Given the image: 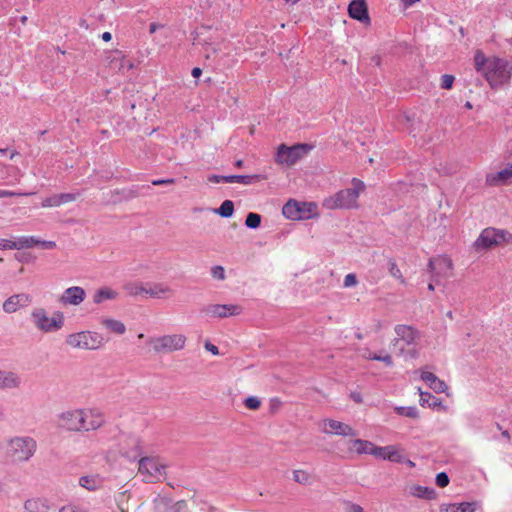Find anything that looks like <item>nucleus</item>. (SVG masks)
<instances>
[{"label": "nucleus", "mask_w": 512, "mask_h": 512, "mask_svg": "<svg viewBox=\"0 0 512 512\" xmlns=\"http://www.w3.org/2000/svg\"><path fill=\"white\" fill-rule=\"evenodd\" d=\"M474 62L476 70L483 74L492 88L506 83L511 77L512 65L507 60L486 58L481 51H477Z\"/></svg>", "instance_id": "nucleus-1"}, {"label": "nucleus", "mask_w": 512, "mask_h": 512, "mask_svg": "<svg viewBox=\"0 0 512 512\" xmlns=\"http://www.w3.org/2000/svg\"><path fill=\"white\" fill-rule=\"evenodd\" d=\"M366 186L363 181L353 178L351 187L342 189L337 193L323 199L322 206L328 210L337 209H356L358 208V198L364 192Z\"/></svg>", "instance_id": "nucleus-2"}, {"label": "nucleus", "mask_w": 512, "mask_h": 512, "mask_svg": "<svg viewBox=\"0 0 512 512\" xmlns=\"http://www.w3.org/2000/svg\"><path fill=\"white\" fill-rule=\"evenodd\" d=\"M396 337L393 341L395 347H399V355L403 357L416 358L415 346L421 338L420 332L410 325L399 324L394 328Z\"/></svg>", "instance_id": "nucleus-3"}, {"label": "nucleus", "mask_w": 512, "mask_h": 512, "mask_svg": "<svg viewBox=\"0 0 512 512\" xmlns=\"http://www.w3.org/2000/svg\"><path fill=\"white\" fill-rule=\"evenodd\" d=\"M37 451V442L30 436H14L7 440V455L18 463L28 462Z\"/></svg>", "instance_id": "nucleus-4"}, {"label": "nucleus", "mask_w": 512, "mask_h": 512, "mask_svg": "<svg viewBox=\"0 0 512 512\" xmlns=\"http://www.w3.org/2000/svg\"><path fill=\"white\" fill-rule=\"evenodd\" d=\"M512 241V234L504 229L487 227L481 231L473 243L476 252L487 251Z\"/></svg>", "instance_id": "nucleus-5"}, {"label": "nucleus", "mask_w": 512, "mask_h": 512, "mask_svg": "<svg viewBox=\"0 0 512 512\" xmlns=\"http://www.w3.org/2000/svg\"><path fill=\"white\" fill-rule=\"evenodd\" d=\"M65 343L79 350H98L104 345V337L95 331H80L66 336Z\"/></svg>", "instance_id": "nucleus-6"}, {"label": "nucleus", "mask_w": 512, "mask_h": 512, "mask_svg": "<svg viewBox=\"0 0 512 512\" xmlns=\"http://www.w3.org/2000/svg\"><path fill=\"white\" fill-rule=\"evenodd\" d=\"M282 214L289 220H307L319 216L318 205L315 202H305L290 199L282 208Z\"/></svg>", "instance_id": "nucleus-7"}, {"label": "nucleus", "mask_w": 512, "mask_h": 512, "mask_svg": "<svg viewBox=\"0 0 512 512\" xmlns=\"http://www.w3.org/2000/svg\"><path fill=\"white\" fill-rule=\"evenodd\" d=\"M166 464L159 457H142L138 463V473L147 483H156L166 474Z\"/></svg>", "instance_id": "nucleus-8"}, {"label": "nucleus", "mask_w": 512, "mask_h": 512, "mask_svg": "<svg viewBox=\"0 0 512 512\" xmlns=\"http://www.w3.org/2000/svg\"><path fill=\"white\" fill-rule=\"evenodd\" d=\"M31 320L38 330L45 333L58 331L64 325V316L61 312H55L53 316H49L44 308L33 309Z\"/></svg>", "instance_id": "nucleus-9"}, {"label": "nucleus", "mask_w": 512, "mask_h": 512, "mask_svg": "<svg viewBox=\"0 0 512 512\" xmlns=\"http://www.w3.org/2000/svg\"><path fill=\"white\" fill-rule=\"evenodd\" d=\"M187 338L183 334H167L150 339L153 350L156 353H172L182 350Z\"/></svg>", "instance_id": "nucleus-10"}, {"label": "nucleus", "mask_w": 512, "mask_h": 512, "mask_svg": "<svg viewBox=\"0 0 512 512\" xmlns=\"http://www.w3.org/2000/svg\"><path fill=\"white\" fill-rule=\"evenodd\" d=\"M315 145L311 143H298L293 146L281 144L277 148L275 160H300L311 156Z\"/></svg>", "instance_id": "nucleus-11"}, {"label": "nucleus", "mask_w": 512, "mask_h": 512, "mask_svg": "<svg viewBox=\"0 0 512 512\" xmlns=\"http://www.w3.org/2000/svg\"><path fill=\"white\" fill-rule=\"evenodd\" d=\"M428 268L432 274V281L438 283L441 279L451 276L453 263L447 256H437L429 260Z\"/></svg>", "instance_id": "nucleus-12"}, {"label": "nucleus", "mask_w": 512, "mask_h": 512, "mask_svg": "<svg viewBox=\"0 0 512 512\" xmlns=\"http://www.w3.org/2000/svg\"><path fill=\"white\" fill-rule=\"evenodd\" d=\"M79 432L97 430L104 424L103 414L96 409H79Z\"/></svg>", "instance_id": "nucleus-13"}, {"label": "nucleus", "mask_w": 512, "mask_h": 512, "mask_svg": "<svg viewBox=\"0 0 512 512\" xmlns=\"http://www.w3.org/2000/svg\"><path fill=\"white\" fill-rule=\"evenodd\" d=\"M320 430L328 435H338V436H356L357 432L350 425L334 420V419H323L319 423Z\"/></svg>", "instance_id": "nucleus-14"}, {"label": "nucleus", "mask_w": 512, "mask_h": 512, "mask_svg": "<svg viewBox=\"0 0 512 512\" xmlns=\"http://www.w3.org/2000/svg\"><path fill=\"white\" fill-rule=\"evenodd\" d=\"M203 312L210 317L226 318L239 315L242 307L236 304H211L206 306Z\"/></svg>", "instance_id": "nucleus-15"}, {"label": "nucleus", "mask_w": 512, "mask_h": 512, "mask_svg": "<svg viewBox=\"0 0 512 512\" xmlns=\"http://www.w3.org/2000/svg\"><path fill=\"white\" fill-rule=\"evenodd\" d=\"M79 409L67 410L57 416L58 426L72 432H79Z\"/></svg>", "instance_id": "nucleus-16"}, {"label": "nucleus", "mask_w": 512, "mask_h": 512, "mask_svg": "<svg viewBox=\"0 0 512 512\" xmlns=\"http://www.w3.org/2000/svg\"><path fill=\"white\" fill-rule=\"evenodd\" d=\"M86 298L85 290L80 286H72L63 291L59 302L63 305H80Z\"/></svg>", "instance_id": "nucleus-17"}, {"label": "nucleus", "mask_w": 512, "mask_h": 512, "mask_svg": "<svg viewBox=\"0 0 512 512\" xmlns=\"http://www.w3.org/2000/svg\"><path fill=\"white\" fill-rule=\"evenodd\" d=\"M31 301L32 299L28 294H14L3 302L2 308L5 313L11 314L17 312L21 308L27 307Z\"/></svg>", "instance_id": "nucleus-18"}, {"label": "nucleus", "mask_w": 512, "mask_h": 512, "mask_svg": "<svg viewBox=\"0 0 512 512\" xmlns=\"http://www.w3.org/2000/svg\"><path fill=\"white\" fill-rule=\"evenodd\" d=\"M348 13L352 19L364 24H370V17L365 0H352L348 6Z\"/></svg>", "instance_id": "nucleus-19"}, {"label": "nucleus", "mask_w": 512, "mask_h": 512, "mask_svg": "<svg viewBox=\"0 0 512 512\" xmlns=\"http://www.w3.org/2000/svg\"><path fill=\"white\" fill-rule=\"evenodd\" d=\"M16 250L28 249L34 246H41L44 249H53L56 247L54 241L40 240L35 236H20L15 238Z\"/></svg>", "instance_id": "nucleus-20"}, {"label": "nucleus", "mask_w": 512, "mask_h": 512, "mask_svg": "<svg viewBox=\"0 0 512 512\" xmlns=\"http://www.w3.org/2000/svg\"><path fill=\"white\" fill-rule=\"evenodd\" d=\"M512 179V162L498 172H491L486 175V182L490 186L506 185Z\"/></svg>", "instance_id": "nucleus-21"}, {"label": "nucleus", "mask_w": 512, "mask_h": 512, "mask_svg": "<svg viewBox=\"0 0 512 512\" xmlns=\"http://www.w3.org/2000/svg\"><path fill=\"white\" fill-rule=\"evenodd\" d=\"M22 385L21 376L13 371L0 370V389H19Z\"/></svg>", "instance_id": "nucleus-22"}, {"label": "nucleus", "mask_w": 512, "mask_h": 512, "mask_svg": "<svg viewBox=\"0 0 512 512\" xmlns=\"http://www.w3.org/2000/svg\"><path fill=\"white\" fill-rule=\"evenodd\" d=\"M373 456L383 460H389L392 462H401L402 457L398 448L393 445L385 447H377L374 445Z\"/></svg>", "instance_id": "nucleus-23"}, {"label": "nucleus", "mask_w": 512, "mask_h": 512, "mask_svg": "<svg viewBox=\"0 0 512 512\" xmlns=\"http://www.w3.org/2000/svg\"><path fill=\"white\" fill-rule=\"evenodd\" d=\"M174 294L173 289L162 282L148 283L146 295L156 299H167Z\"/></svg>", "instance_id": "nucleus-24"}, {"label": "nucleus", "mask_w": 512, "mask_h": 512, "mask_svg": "<svg viewBox=\"0 0 512 512\" xmlns=\"http://www.w3.org/2000/svg\"><path fill=\"white\" fill-rule=\"evenodd\" d=\"M23 509L24 512H48L51 504L44 497H32L24 501Z\"/></svg>", "instance_id": "nucleus-25"}, {"label": "nucleus", "mask_w": 512, "mask_h": 512, "mask_svg": "<svg viewBox=\"0 0 512 512\" xmlns=\"http://www.w3.org/2000/svg\"><path fill=\"white\" fill-rule=\"evenodd\" d=\"M108 59L110 67L122 73L133 68V63L122 56L119 51L112 52Z\"/></svg>", "instance_id": "nucleus-26"}, {"label": "nucleus", "mask_w": 512, "mask_h": 512, "mask_svg": "<svg viewBox=\"0 0 512 512\" xmlns=\"http://www.w3.org/2000/svg\"><path fill=\"white\" fill-rule=\"evenodd\" d=\"M421 379L428 384V386L436 393H443L447 390V385L444 381L439 379L435 374L428 371L421 373Z\"/></svg>", "instance_id": "nucleus-27"}, {"label": "nucleus", "mask_w": 512, "mask_h": 512, "mask_svg": "<svg viewBox=\"0 0 512 512\" xmlns=\"http://www.w3.org/2000/svg\"><path fill=\"white\" fill-rule=\"evenodd\" d=\"M350 451L357 454H370L373 455L374 444L368 440L355 439L349 443Z\"/></svg>", "instance_id": "nucleus-28"}, {"label": "nucleus", "mask_w": 512, "mask_h": 512, "mask_svg": "<svg viewBox=\"0 0 512 512\" xmlns=\"http://www.w3.org/2000/svg\"><path fill=\"white\" fill-rule=\"evenodd\" d=\"M119 293L109 287H103L98 289L93 294V302L95 304H101L107 300H114L118 297Z\"/></svg>", "instance_id": "nucleus-29"}, {"label": "nucleus", "mask_w": 512, "mask_h": 512, "mask_svg": "<svg viewBox=\"0 0 512 512\" xmlns=\"http://www.w3.org/2000/svg\"><path fill=\"white\" fill-rule=\"evenodd\" d=\"M267 176L262 174H253V175H228L225 178L226 183H241V184H251L255 181H259L261 179H265Z\"/></svg>", "instance_id": "nucleus-30"}, {"label": "nucleus", "mask_w": 512, "mask_h": 512, "mask_svg": "<svg viewBox=\"0 0 512 512\" xmlns=\"http://www.w3.org/2000/svg\"><path fill=\"white\" fill-rule=\"evenodd\" d=\"M409 494L413 497L421 499H433L435 498V491L432 488L424 487L421 485H411L408 488Z\"/></svg>", "instance_id": "nucleus-31"}, {"label": "nucleus", "mask_w": 512, "mask_h": 512, "mask_svg": "<svg viewBox=\"0 0 512 512\" xmlns=\"http://www.w3.org/2000/svg\"><path fill=\"white\" fill-rule=\"evenodd\" d=\"M101 323L105 328L117 335H122L126 332L125 324L119 320L113 318H104Z\"/></svg>", "instance_id": "nucleus-32"}, {"label": "nucleus", "mask_w": 512, "mask_h": 512, "mask_svg": "<svg viewBox=\"0 0 512 512\" xmlns=\"http://www.w3.org/2000/svg\"><path fill=\"white\" fill-rule=\"evenodd\" d=\"M123 288L130 296H139L143 294L146 295L148 283L144 284L142 282H129L126 283Z\"/></svg>", "instance_id": "nucleus-33"}, {"label": "nucleus", "mask_w": 512, "mask_h": 512, "mask_svg": "<svg viewBox=\"0 0 512 512\" xmlns=\"http://www.w3.org/2000/svg\"><path fill=\"white\" fill-rule=\"evenodd\" d=\"M418 391L420 394V400H419L420 405H422V406L427 405L428 407H431V408L442 406V402L440 401V399L434 397L429 392H423L421 389H418Z\"/></svg>", "instance_id": "nucleus-34"}, {"label": "nucleus", "mask_w": 512, "mask_h": 512, "mask_svg": "<svg viewBox=\"0 0 512 512\" xmlns=\"http://www.w3.org/2000/svg\"><path fill=\"white\" fill-rule=\"evenodd\" d=\"M101 481L96 476H82L79 479V485L89 491H94L100 487Z\"/></svg>", "instance_id": "nucleus-35"}, {"label": "nucleus", "mask_w": 512, "mask_h": 512, "mask_svg": "<svg viewBox=\"0 0 512 512\" xmlns=\"http://www.w3.org/2000/svg\"><path fill=\"white\" fill-rule=\"evenodd\" d=\"M293 480L301 485H310L312 483V476L305 470H294Z\"/></svg>", "instance_id": "nucleus-36"}, {"label": "nucleus", "mask_w": 512, "mask_h": 512, "mask_svg": "<svg viewBox=\"0 0 512 512\" xmlns=\"http://www.w3.org/2000/svg\"><path fill=\"white\" fill-rule=\"evenodd\" d=\"M215 213L219 214L224 218L231 217L234 213V204L231 200H225L222 202L220 207L215 210Z\"/></svg>", "instance_id": "nucleus-37"}, {"label": "nucleus", "mask_w": 512, "mask_h": 512, "mask_svg": "<svg viewBox=\"0 0 512 512\" xmlns=\"http://www.w3.org/2000/svg\"><path fill=\"white\" fill-rule=\"evenodd\" d=\"M395 411L397 412V414H399L401 416H406V417L413 418V419H416L419 416L418 410L414 406L396 407Z\"/></svg>", "instance_id": "nucleus-38"}, {"label": "nucleus", "mask_w": 512, "mask_h": 512, "mask_svg": "<svg viewBox=\"0 0 512 512\" xmlns=\"http://www.w3.org/2000/svg\"><path fill=\"white\" fill-rule=\"evenodd\" d=\"M261 216L257 213H249L245 220V225L248 228L256 229L260 226Z\"/></svg>", "instance_id": "nucleus-39"}, {"label": "nucleus", "mask_w": 512, "mask_h": 512, "mask_svg": "<svg viewBox=\"0 0 512 512\" xmlns=\"http://www.w3.org/2000/svg\"><path fill=\"white\" fill-rule=\"evenodd\" d=\"M388 270L392 277L400 280L402 283L405 282L402 273L394 260H390L388 263Z\"/></svg>", "instance_id": "nucleus-40"}, {"label": "nucleus", "mask_w": 512, "mask_h": 512, "mask_svg": "<svg viewBox=\"0 0 512 512\" xmlns=\"http://www.w3.org/2000/svg\"><path fill=\"white\" fill-rule=\"evenodd\" d=\"M41 206L43 208H53V207H59V197L58 194L46 197L43 199Z\"/></svg>", "instance_id": "nucleus-41"}, {"label": "nucleus", "mask_w": 512, "mask_h": 512, "mask_svg": "<svg viewBox=\"0 0 512 512\" xmlns=\"http://www.w3.org/2000/svg\"><path fill=\"white\" fill-rule=\"evenodd\" d=\"M476 511V503L475 502H462L456 504V512H475Z\"/></svg>", "instance_id": "nucleus-42"}, {"label": "nucleus", "mask_w": 512, "mask_h": 512, "mask_svg": "<svg viewBox=\"0 0 512 512\" xmlns=\"http://www.w3.org/2000/svg\"><path fill=\"white\" fill-rule=\"evenodd\" d=\"M244 404L250 410H257L261 406V401L256 396H249L244 400Z\"/></svg>", "instance_id": "nucleus-43"}, {"label": "nucleus", "mask_w": 512, "mask_h": 512, "mask_svg": "<svg viewBox=\"0 0 512 512\" xmlns=\"http://www.w3.org/2000/svg\"><path fill=\"white\" fill-rule=\"evenodd\" d=\"M58 197H59V203H60V206H61L63 204H67V203L75 201L77 199V197H78V194H74V193H61V194H58Z\"/></svg>", "instance_id": "nucleus-44"}, {"label": "nucleus", "mask_w": 512, "mask_h": 512, "mask_svg": "<svg viewBox=\"0 0 512 512\" xmlns=\"http://www.w3.org/2000/svg\"><path fill=\"white\" fill-rule=\"evenodd\" d=\"M187 504L185 501H178L169 506L168 512H187Z\"/></svg>", "instance_id": "nucleus-45"}, {"label": "nucleus", "mask_w": 512, "mask_h": 512, "mask_svg": "<svg viewBox=\"0 0 512 512\" xmlns=\"http://www.w3.org/2000/svg\"><path fill=\"white\" fill-rule=\"evenodd\" d=\"M15 238L13 239H1L0 238V250H16Z\"/></svg>", "instance_id": "nucleus-46"}, {"label": "nucleus", "mask_w": 512, "mask_h": 512, "mask_svg": "<svg viewBox=\"0 0 512 512\" xmlns=\"http://www.w3.org/2000/svg\"><path fill=\"white\" fill-rule=\"evenodd\" d=\"M211 275L213 278H215L217 280H224L225 279V270L220 265L213 266L211 268Z\"/></svg>", "instance_id": "nucleus-47"}, {"label": "nucleus", "mask_w": 512, "mask_h": 512, "mask_svg": "<svg viewBox=\"0 0 512 512\" xmlns=\"http://www.w3.org/2000/svg\"><path fill=\"white\" fill-rule=\"evenodd\" d=\"M454 83V76L450 74H444L441 77V88L451 89Z\"/></svg>", "instance_id": "nucleus-48"}, {"label": "nucleus", "mask_w": 512, "mask_h": 512, "mask_svg": "<svg viewBox=\"0 0 512 512\" xmlns=\"http://www.w3.org/2000/svg\"><path fill=\"white\" fill-rule=\"evenodd\" d=\"M435 482L439 487L444 488L449 484V477L445 472H440L436 475Z\"/></svg>", "instance_id": "nucleus-49"}, {"label": "nucleus", "mask_w": 512, "mask_h": 512, "mask_svg": "<svg viewBox=\"0 0 512 512\" xmlns=\"http://www.w3.org/2000/svg\"><path fill=\"white\" fill-rule=\"evenodd\" d=\"M357 283H358V281H357V277H356V275H355V274H353V273H349V274H347V275L345 276V278H344L343 286H344L345 288H350V287H354V286H356V285H357Z\"/></svg>", "instance_id": "nucleus-50"}, {"label": "nucleus", "mask_w": 512, "mask_h": 512, "mask_svg": "<svg viewBox=\"0 0 512 512\" xmlns=\"http://www.w3.org/2000/svg\"><path fill=\"white\" fill-rule=\"evenodd\" d=\"M59 512H87V510L79 505L76 504H68L63 506Z\"/></svg>", "instance_id": "nucleus-51"}, {"label": "nucleus", "mask_w": 512, "mask_h": 512, "mask_svg": "<svg viewBox=\"0 0 512 512\" xmlns=\"http://www.w3.org/2000/svg\"><path fill=\"white\" fill-rule=\"evenodd\" d=\"M198 507L201 512H219L217 507L206 501H199Z\"/></svg>", "instance_id": "nucleus-52"}, {"label": "nucleus", "mask_w": 512, "mask_h": 512, "mask_svg": "<svg viewBox=\"0 0 512 512\" xmlns=\"http://www.w3.org/2000/svg\"><path fill=\"white\" fill-rule=\"evenodd\" d=\"M376 361L384 362L386 366L391 367L393 365L392 357L389 354L378 355Z\"/></svg>", "instance_id": "nucleus-53"}, {"label": "nucleus", "mask_w": 512, "mask_h": 512, "mask_svg": "<svg viewBox=\"0 0 512 512\" xmlns=\"http://www.w3.org/2000/svg\"><path fill=\"white\" fill-rule=\"evenodd\" d=\"M346 512H365L363 508L355 503H347Z\"/></svg>", "instance_id": "nucleus-54"}, {"label": "nucleus", "mask_w": 512, "mask_h": 512, "mask_svg": "<svg viewBox=\"0 0 512 512\" xmlns=\"http://www.w3.org/2000/svg\"><path fill=\"white\" fill-rule=\"evenodd\" d=\"M440 512H456V504H441L439 507Z\"/></svg>", "instance_id": "nucleus-55"}, {"label": "nucleus", "mask_w": 512, "mask_h": 512, "mask_svg": "<svg viewBox=\"0 0 512 512\" xmlns=\"http://www.w3.org/2000/svg\"><path fill=\"white\" fill-rule=\"evenodd\" d=\"M362 357L367 360H375L378 359V354L373 353L372 351L365 349L362 353Z\"/></svg>", "instance_id": "nucleus-56"}, {"label": "nucleus", "mask_w": 512, "mask_h": 512, "mask_svg": "<svg viewBox=\"0 0 512 512\" xmlns=\"http://www.w3.org/2000/svg\"><path fill=\"white\" fill-rule=\"evenodd\" d=\"M225 178H227V176H223V175H210V176H208V182H210V183L225 182Z\"/></svg>", "instance_id": "nucleus-57"}, {"label": "nucleus", "mask_w": 512, "mask_h": 512, "mask_svg": "<svg viewBox=\"0 0 512 512\" xmlns=\"http://www.w3.org/2000/svg\"><path fill=\"white\" fill-rule=\"evenodd\" d=\"M174 183V179L168 178V179H157L152 181V185L154 186H160V185H167Z\"/></svg>", "instance_id": "nucleus-58"}, {"label": "nucleus", "mask_w": 512, "mask_h": 512, "mask_svg": "<svg viewBox=\"0 0 512 512\" xmlns=\"http://www.w3.org/2000/svg\"><path fill=\"white\" fill-rule=\"evenodd\" d=\"M205 349L209 352H211L213 355H218L219 354V349L218 347H216L215 345H213L212 343L210 342H206L205 343Z\"/></svg>", "instance_id": "nucleus-59"}, {"label": "nucleus", "mask_w": 512, "mask_h": 512, "mask_svg": "<svg viewBox=\"0 0 512 512\" xmlns=\"http://www.w3.org/2000/svg\"><path fill=\"white\" fill-rule=\"evenodd\" d=\"M350 398L356 402V403H361L362 402V396H361V393L360 392H351L350 393Z\"/></svg>", "instance_id": "nucleus-60"}, {"label": "nucleus", "mask_w": 512, "mask_h": 512, "mask_svg": "<svg viewBox=\"0 0 512 512\" xmlns=\"http://www.w3.org/2000/svg\"><path fill=\"white\" fill-rule=\"evenodd\" d=\"M6 418V409L4 405L0 404V421H3Z\"/></svg>", "instance_id": "nucleus-61"}, {"label": "nucleus", "mask_w": 512, "mask_h": 512, "mask_svg": "<svg viewBox=\"0 0 512 512\" xmlns=\"http://www.w3.org/2000/svg\"><path fill=\"white\" fill-rule=\"evenodd\" d=\"M202 74V70L198 67L193 68L192 70V76L197 78Z\"/></svg>", "instance_id": "nucleus-62"}, {"label": "nucleus", "mask_w": 512, "mask_h": 512, "mask_svg": "<svg viewBox=\"0 0 512 512\" xmlns=\"http://www.w3.org/2000/svg\"><path fill=\"white\" fill-rule=\"evenodd\" d=\"M101 38H102L104 41L108 42V41H110V40H111L112 35H111V33H110V32H104V33L101 35Z\"/></svg>", "instance_id": "nucleus-63"}, {"label": "nucleus", "mask_w": 512, "mask_h": 512, "mask_svg": "<svg viewBox=\"0 0 512 512\" xmlns=\"http://www.w3.org/2000/svg\"><path fill=\"white\" fill-rule=\"evenodd\" d=\"M158 29V25L156 23H151L150 24V33H155L156 30Z\"/></svg>", "instance_id": "nucleus-64"}]
</instances>
